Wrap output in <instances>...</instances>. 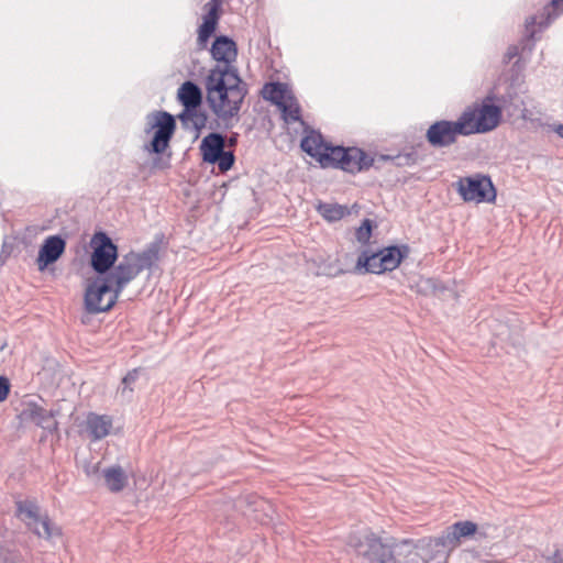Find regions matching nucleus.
I'll list each match as a JSON object with an SVG mask.
<instances>
[{
    "label": "nucleus",
    "mask_w": 563,
    "mask_h": 563,
    "mask_svg": "<svg viewBox=\"0 0 563 563\" xmlns=\"http://www.w3.org/2000/svg\"><path fill=\"white\" fill-rule=\"evenodd\" d=\"M477 530V525L473 521H459L450 526L440 537L435 538L437 547L445 550L455 549L462 539L473 536Z\"/></svg>",
    "instance_id": "nucleus-12"
},
{
    "label": "nucleus",
    "mask_w": 563,
    "mask_h": 563,
    "mask_svg": "<svg viewBox=\"0 0 563 563\" xmlns=\"http://www.w3.org/2000/svg\"><path fill=\"white\" fill-rule=\"evenodd\" d=\"M302 152L322 168H340L355 174L373 165V157L358 147H343L333 143H299Z\"/></svg>",
    "instance_id": "nucleus-3"
},
{
    "label": "nucleus",
    "mask_w": 563,
    "mask_h": 563,
    "mask_svg": "<svg viewBox=\"0 0 563 563\" xmlns=\"http://www.w3.org/2000/svg\"><path fill=\"white\" fill-rule=\"evenodd\" d=\"M91 243L95 244L91 255V266L97 273L104 274L113 267L118 257L117 245L103 232L96 233Z\"/></svg>",
    "instance_id": "nucleus-10"
},
{
    "label": "nucleus",
    "mask_w": 563,
    "mask_h": 563,
    "mask_svg": "<svg viewBox=\"0 0 563 563\" xmlns=\"http://www.w3.org/2000/svg\"><path fill=\"white\" fill-rule=\"evenodd\" d=\"M85 472H86L87 476H89V477L97 476L99 473V464L87 465L85 467Z\"/></svg>",
    "instance_id": "nucleus-35"
},
{
    "label": "nucleus",
    "mask_w": 563,
    "mask_h": 563,
    "mask_svg": "<svg viewBox=\"0 0 563 563\" xmlns=\"http://www.w3.org/2000/svg\"><path fill=\"white\" fill-rule=\"evenodd\" d=\"M87 431L89 432V435L92 441H98L103 438H106L111 428H112V420L108 416H100L96 413H90L87 417Z\"/></svg>",
    "instance_id": "nucleus-19"
},
{
    "label": "nucleus",
    "mask_w": 563,
    "mask_h": 563,
    "mask_svg": "<svg viewBox=\"0 0 563 563\" xmlns=\"http://www.w3.org/2000/svg\"><path fill=\"white\" fill-rule=\"evenodd\" d=\"M201 141H212V142H216V141H225V139L220 133L210 132L209 134L205 135Z\"/></svg>",
    "instance_id": "nucleus-34"
},
{
    "label": "nucleus",
    "mask_w": 563,
    "mask_h": 563,
    "mask_svg": "<svg viewBox=\"0 0 563 563\" xmlns=\"http://www.w3.org/2000/svg\"><path fill=\"white\" fill-rule=\"evenodd\" d=\"M547 563H563V550L556 549L552 555L547 558Z\"/></svg>",
    "instance_id": "nucleus-31"
},
{
    "label": "nucleus",
    "mask_w": 563,
    "mask_h": 563,
    "mask_svg": "<svg viewBox=\"0 0 563 563\" xmlns=\"http://www.w3.org/2000/svg\"><path fill=\"white\" fill-rule=\"evenodd\" d=\"M432 145H439V146H443V145H446L448 143H442V142H439V143H431Z\"/></svg>",
    "instance_id": "nucleus-36"
},
{
    "label": "nucleus",
    "mask_w": 563,
    "mask_h": 563,
    "mask_svg": "<svg viewBox=\"0 0 563 563\" xmlns=\"http://www.w3.org/2000/svg\"><path fill=\"white\" fill-rule=\"evenodd\" d=\"M456 190L466 202H494L496 189L489 176L475 174L460 178L456 183Z\"/></svg>",
    "instance_id": "nucleus-7"
},
{
    "label": "nucleus",
    "mask_w": 563,
    "mask_h": 563,
    "mask_svg": "<svg viewBox=\"0 0 563 563\" xmlns=\"http://www.w3.org/2000/svg\"><path fill=\"white\" fill-rule=\"evenodd\" d=\"M211 55L212 58L223 64L222 66H218L220 68H231V64L235 62L238 49L236 44L233 40L229 38L228 36H219L214 40L212 46H211Z\"/></svg>",
    "instance_id": "nucleus-14"
},
{
    "label": "nucleus",
    "mask_w": 563,
    "mask_h": 563,
    "mask_svg": "<svg viewBox=\"0 0 563 563\" xmlns=\"http://www.w3.org/2000/svg\"><path fill=\"white\" fill-rule=\"evenodd\" d=\"M407 249L402 252L398 246H388L379 251V261L383 262L385 272L394 271L399 266L406 255Z\"/></svg>",
    "instance_id": "nucleus-25"
},
{
    "label": "nucleus",
    "mask_w": 563,
    "mask_h": 563,
    "mask_svg": "<svg viewBox=\"0 0 563 563\" xmlns=\"http://www.w3.org/2000/svg\"><path fill=\"white\" fill-rule=\"evenodd\" d=\"M356 240L366 244L372 236V221L369 219H364L362 224L357 228L355 232Z\"/></svg>",
    "instance_id": "nucleus-28"
},
{
    "label": "nucleus",
    "mask_w": 563,
    "mask_h": 563,
    "mask_svg": "<svg viewBox=\"0 0 563 563\" xmlns=\"http://www.w3.org/2000/svg\"><path fill=\"white\" fill-rule=\"evenodd\" d=\"M140 376V369L134 368L122 378L121 385L118 387V394L124 400H130L133 393V385Z\"/></svg>",
    "instance_id": "nucleus-26"
},
{
    "label": "nucleus",
    "mask_w": 563,
    "mask_h": 563,
    "mask_svg": "<svg viewBox=\"0 0 563 563\" xmlns=\"http://www.w3.org/2000/svg\"><path fill=\"white\" fill-rule=\"evenodd\" d=\"M66 242L59 235L48 236L42 244L38 256L37 266L40 271L46 268L49 264L55 263L64 253Z\"/></svg>",
    "instance_id": "nucleus-13"
},
{
    "label": "nucleus",
    "mask_w": 563,
    "mask_h": 563,
    "mask_svg": "<svg viewBox=\"0 0 563 563\" xmlns=\"http://www.w3.org/2000/svg\"><path fill=\"white\" fill-rule=\"evenodd\" d=\"M10 393V382L5 376H0V401H4Z\"/></svg>",
    "instance_id": "nucleus-30"
},
{
    "label": "nucleus",
    "mask_w": 563,
    "mask_h": 563,
    "mask_svg": "<svg viewBox=\"0 0 563 563\" xmlns=\"http://www.w3.org/2000/svg\"><path fill=\"white\" fill-rule=\"evenodd\" d=\"M319 211L329 221H338L345 214V208L336 203L320 205Z\"/></svg>",
    "instance_id": "nucleus-27"
},
{
    "label": "nucleus",
    "mask_w": 563,
    "mask_h": 563,
    "mask_svg": "<svg viewBox=\"0 0 563 563\" xmlns=\"http://www.w3.org/2000/svg\"><path fill=\"white\" fill-rule=\"evenodd\" d=\"M178 119L184 129L189 130L194 133L195 140L199 139L201 131L206 128L207 117L206 114L197 109L183 110L179 113Z\"/></svg>",
    "instance_id": "nucleus-18"
},
{
    "label": "nucleus",
    "mask_w": 563,
    "mask_h": 563,
    "mask_svg": "<svg viewBox=\"0 0 563 563\" xmlns=\"http://www.w3.org/2000/svg\"><path fill=\"white\" fill-rule=\"evenodd\" d=\"M23 420L32 422L43 429L53 430L56 428V421L52 411L44 409L35 402L25 405L21 412Z\"/></svg>",
    "instance_id": "nucleus-16"
},
{
    "label": "nucleus",
    "mask_w": 563,
    "mask_h": 563,
    "mask_svg": "<svg viewBox=\"0 0 563 563\" xmlns=\"http://www.w3.org/2000/svg\"><path fill=\"white\" fill-rule=\"evenodd\" d=\"M220 3L211 0L206 4L207 13L198 30V44L206 46L210 36L214 33L219 20Z\"/></svg>",
    "instance_id": "nucleus-17"
},
{
    "label": "nucleus",
    "mask_w": 563,
    "mask_h": 563,
    "mask_svg": "<svg viewBox=\"0 0 563 563\" xmlns=\"http://www.w3.org/2000/svg\"><path fill=\"white\" fill-rule=\"evenodd\" d=\"M380 254L379 252L368 253L367 251H363L357 258V267L364 268L365 273L372 274H383L385 273L382 261H379Z\"/></svg>",
    "instance_id": "nucleus-24"
},
{
    "label": "nucleus",
    "mask_w": 563,
    "mask_h": 563,
    "mask_svg": "<svg viewBox=\"0 0 563 563\" xmlns=\"http://www.w3.org/2000/svg\"><path fill=\"white\" fill-rule=\"evenodd\" d=\"M347 544L369 563H398L400 549L408 545V542L397 543L394 539H382L365 531L362 534H351Z\"/></svg>",
    "instance_id": "nucleus-6"
},
{
    "label": "nucleus",
    "mask_w": 563,
    "mask_h": 563,
    "mask_svg": "<svg viewBox=\"0 0 563 563\" xmlns=\"http://www.w3.org/2000/svg\"><path fill=\"white\" fill-rule=\"evenodd\" d=\"M379 158L383 161H390L396 166H410L418 162L419 155L416 146L410 145L405 147L402 151L397 152L396 154H382Z\"/></svg>",
    "instance_id": "nucleus-23"
},
{
    "label": "nucleus",
    "mask_w": 563,
    "mask_h": 563,
    "mask_svg": "<svg viewBox=\"0 0 563 563\" xmlns=\"http://www.w3.org/2000/svg\"><path fill=\"white\" fill-rule=\"evenodd\" d=\"M148 125L154 131L152 141H169L173 136L176 123L172 114L163 111L150 115Z\"/></svg>",
    "instance_id": "nucleus-15"
},
{
    "label": "nucleus",
    "mask_w": 563,
    "mask_h": 563,
    "mask_svg": "<svg viewBox=\"0 0 563 563\" xmlns=\"http://www.w3.org/2000/svg\"><path fill=\"white\" fill-rule=\"evenodd\" d=\"M547 131L554 132L558 137L563 139V124L561 123L549 124Z\"/></svg>",
    "instance_id": "nucleus-32"
},
{
    "label": "nucleus",
    "mask_w": 563,
    "mask_h": 563,
    "mask_svg": "<svg viewBox=\"0 0 563 563\" xmlns=\"http://www.w3.org/2000/svg\"><path fill=\"white\" fill-rule=\"evenodd\" d=\"M500 120V110L493 104H482L463 112L457 121H439L427 131L428 141H450L457 135L467 136L495 129Z\"/></svg>",
    "instance_id": "nucleus-1"
},
{
    "label": "nucleus",
    "mask_w": 563,
    "mask_h": 563,
    "mask_svg": "<svg viewBox=\"0 0 563 563\" xmlns=\"http://www.w3.org/2000/svg\"><path fill=\"white\" fill-rule=\"evenodd\" d=\"M159 261V246L151 243L142 252H129L123 255L119 264L104 277L117 294H121L125 286L142 271L152 269Z\"/></svg>",
    "instance_id": "nucleus-4"
},
{
    "label": "nucleus",
    "mask_w": 563,
    "mask_h": 563,
    "mask_svg": "<svg viewBox=\"0 0 563 563\" xmlns=\"http://www.w3.org/2000/svg\"><path fill=\"white\" fill-rule=\"evenodd\" d=\"M227 143H200V152L205 163L217 165L221 173L232 168L235 156L232 150L225 148Z\"/></svg>",
    "instance_id": "nucleus-11"
},
{
    "label": "nucleus",
    "mask_w": 563,
    "mask_h": 563,
    "mask_svg": "<svg viewBox=\"0 0 563 563\" xmlns=\"http://www.w3.org/2000/svg\"><path fill=\"white\" fill-rule=\"evenodd\" d=\"M169 143H144L143 150L148 155L164 154L168 148Z\"/></svg>",
    "instance_id": "nucleus-29"
},
{
    "label": "nucleus",
    "mask_w": 563,
    "mask_h": 563,
    "mask_svg": "<svg viewBox=\"0 0 563 563\" xmlns=\"http://www.w3.org/2000/svg\"><path fill=\"white\" fill-rule=\"evenodd\" d=\"M104 484L112 493L121 492L128 484V476L120 465H113L102 471Z\"/></svg>",
    "instance_id": "nucleus-22"
},
{
    "label": "nucleus",
    "mask_w": 563,
    "mask_h": 563,
    "mask_svg": "<svg viewBox=\"0 0 563 563\" xmlns=\"http://www.w3.org/2000/svg\"><path fill=\"white\" fill-rule=\"evenodd\" d=\"M263 97L278 107L287 124L298 125L301 130L300 141H322L321 134L307 126L301 120L298 101L286 84L271 82L265 85Z\"/></svg>",
    "instance_id": "nucleus-5"
},
{
    "label": "nucleus",
    "mask_w": 563,
    "mask_h": 563,
    "mask_svg": "<svg viewBox=\"0 0 563 563\" xmlns=\"http://www.w3.org/2000/svg\"><path fill=\"white\" fill-rule=\"evenodd\" d=\"M119 294L106 278H97L90 283L85 292V307L89 313L110 310L118 300Z\"/></svg>",
    "instance_id": "nucleus-9"
},
{
    "label": "nucleus",
    "mask_w": 563,
    "mask_h": 563,
    "mask_svg": "<svg viewBox=\"0 0 563 563\" xmlns=\"http://www.w3.org/2000/svg\"><path fill=\"white\" fill-rule=\"evenodd\" d=\"M206 89L210 108L220 119L238 115L245 90L235 70L213 68L207 77Z\"/></svg>",
    "instance_id": "nucleus-2"
},
{
    "label": "nucleus",
    "mask_w": 563,
    "mask_h": 563,
    "mask_svg": "<svg viewBox=\"0 0 563 563\" xmlns=\"http://www.w3.org/2000/svg\"><path fill=\"white\" fill-rule=\"evenodd\" d=\"M563 12V0H552L550 4L544 7L542 16L540 21H537V18H531L527 21L526 29L530 33L531 36L534 35V30L531 27L534 24H538L540 30L547 27L558 15Z\"/></svg>",
    "instance_id": "nucleus-20"
},
{
    "label": "nucleus",
    "mask_w": 563,
    "mask_h": 563,
    "mask_svg": "<svg viewBox=\"0 0 563 563\" xmlns=\"http://www.w3.org/2000/svg\"><path fill=\"white\" fill-rule=\"evenodd\" d=\"M177 97L184 110L199 108L202 99L201 90L192 81L184 82L177 91Z\"/></svg>",
    "instance_id": "nucleus-21"
},
{
    "label": "nucleus",
    "mask_w": 563,
    "mask_h": 563,
    "mask_svg": "<svg viewBox=\"0 0 563 563\" xmlns=\"http://www.w3.org/2000/svg\"><path fill=\"white\" fill-rule=\"evenodd\" d=\"M16 510L19 517L38 538L49 540L62 534L60 528L53 523L47 515L40 514V508L34 501H18Z\"/></svg>",
    "instance_id": "nucleus-8"
},
{
    "label": "nucleus",
    "mask_w": 563,
    "mask_h": 563,
    "mask_svg": "<svg viewBox=\"0 0 563 563\" xmlns=\"http://www.w3.org/2000/svg\"><path fill=\"white\" fill-rule=\"evenodd\" d=\"M169 159H170V153H168V154L166 155V157H159V158L155 159V161L153 162V166H154L155 168H159V169L165 168V167H167V166H168V164H169Z\"/></svg>",
    "instance_id": "nucleus-33"
}]
</instances>
